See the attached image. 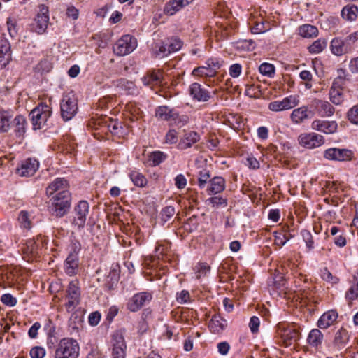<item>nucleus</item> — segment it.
<instances>
[{
    "label": "nucleus",
    "instance_id": "obj_1",
    "mask_svg": "<svg viewBox=\"0 0 358 358\" xmlns=\"http://www.w3.org/2000/svg\"><path fill=\"white\" fill-rule=\"evenodd\" d=\"M80 345L73 338H62L58 343L55 352V358H78Z\"/></svg>",
    "mask_w": 358,
    "mask_h": 358
},
{
    "label": "nucleus",
    "instance_id": "obj_2",
    "mask_svg": "<svg viewBox=\"0 0 358 358\" xmlns=\"http://www.w3.org/2000/svg\"><path fill=\"white\" fill-rule=\"evenodd\" d=\"M78 101L72 93L63 94L60 101L61 117L64 121L71 120L78 112Z\"/></svg>",
    "mask_w": 358,
    "mask_h": 358
},
{
    "label": "nucleus",
    "instance_id": "obj_3",
    "mask_svg": "<svg viewBox=\"0 0 358 358\" xmlns=\"http://www.w3.org/2000/svg\"><path fill=\"white\" fill-rule=\"evenodd\" d=\"M51 115L52 109L45 103H41L34 108L29 114L34 129L42 128Z\"/></svg>",
    "mask_w": 358,
    "mask_h": 358
},
{
    "label": "nucleus",
    "instance_id": "obj_4",
    "mask_svg": "<svg viewBox=\"0 0 358 358\" xmlns=\"http://www.w3.org/2000/svg\"><path fill=\"white\" fill-rule=\"evenodd\" d=\"M53 214L62 217L67 213L71 206V194L69 192H58L52 198Z\"/></svg>",
    "mask_w": 358,
    "mask_h": 358
},
{
    "label": "nucleus",
    "instance_id": "obj_5",
    "mask_svg": "<svg viewBox=\"0 0 358 358\" xmlns=\"http://www.w3.org/2000/svg\"><path fill=\"white\" fill-rule=\"evenodd\" d=\"M136 47V39L129 34H126L116 41L113 49L116 55L124 56L132 52Z\"/></svg>",
    "mask_w": 358,
    "mask_h": 358
},
{
    "label": "nucleus",
    "instance_id": "obj_6",
    "mask_svg": "<svg viewBox=\"0 0 358 358\" xmlns=\"http://www.w3.org/2000/svg\"><path fill=\"white\" fill-rule=\"evenodd\" d=\"M65 299L66 302L64 306L66 310L69 313L73 311L80 300V290L78 280H75L69 282L66 291Z\"/></svg>",
    "mask_w": 358,
    "mask_h": 358
},
{
    "label": "nucleus",
    "instance_id": "obj_7",
    "mask_svg": "<svg viewBox=\"0 0 358 358\" xmlns=\"http://www.w3.org/2000/svg\"><path fill=\"white\" fill-rule=\"evenodd\" d=\"M127 343L124 335L120 331H115L110 340V357L126 358Z\"/></svg>",
    "mask_w": 358,
    "mask_h": 358
},
{
    "label": "nucleus",
    "instance_id": "obj_8",
    "mask_svg": "<svg viewBox=\"0 0 358 358\" xmlns=\"http://www.w3.org/2000/svg\"><path fill=\"white\" fill-rule=\"evenodd\" d=\"M324 157L328 160L339 162H351L355 159V153L352 150L341 148H330L324 150Z\"/></svg>",
    "mask_w": 358,
    "mask_h": 358
},
{
    "label": "nucleus",
    "instance_id": "obj_9",
    "mask_svg": "<svg viewBox=\"0 0 358 358\" xmlns=\"http://www.w3.org/2000/svg\"><path fill=\"white\" fill-rule=\"evenodd\" d=\"M49 22V9L44 4L38 6V10L33 23L31 30L38 34L45 32Z\"/></svg>",
    "mask_w": 358,
    "mask_h": 358
},
{
    "label": "nucleus",
    "instance_id": "obj_10",
    "mask_svg": "<svg viewBox=\"0 0 358 358\" xmlns=\"http://www.w3.org/2000/svg\"><path fill=\"white\" fill-rule=\"evenodd\" d=\"M152 299L151 293L142 292L135 294L127 302V308L131 312H137L150 303Z\"/></svg>",
    "mask_w": 358,
    "mask_h": 358
},
{
    "label": "nucleus",
    "instance_id": "obj_11",
    "mask_svg": "<svg viewBox=\"0 0 358 358\" xmlns=\"http://www.w3.org/2000/svg\"><path fill=\"white\" fill-rule=\"evenodd\" d=\"M90 205L87 201H80L73 210V224L78 228L85 227L87 216L89 213Z\"/></svg>",
    "mask_w": 358,
    "mask_h": 358
},
{
    "label": "nucleus",
    "instance_id": "obj_12",
    "mask_svg": "<svg viewBox=\"0 0 358 358\" xmlns=\"http://www.w3.org/2000/svg\"><path fill=\"white\" fill-rule=\"evenodd\" d=\"M299 143L308 149H313L324 143L323 136L316 133L302 134L298 138Z\"/></svg>",
    "mask_w": 358,
    "mask_h": 358
},
{
    "label": "nucleus",
    "instance_id": "obj_13",
    "mask_svg": "<svg viewBox=\"0 0 358 358\" xmlns=\"http://www.w3.org/2000/svg\"><path fill=\"white\" fill-rule=\"evenodd\" d=\"M299 103V97L297 96L291 95L285 97L282 100L274 101L269 103L268 109L274 112L287 110L294 108Z\"/></svg>",
    "mask_w": 358,
    "mask_h": 358
},
{
    "label": "nucleus",
    "instance_id": "obj_14",
    "mask_svg": "<svg viewBox=\"0 0 358 358\" xmlns=\"http://www.w3.org/2000/svg\"><path fill=\"white\" fill-rule=\"evenodd\" d=\"M80 248L75 245L73 252H71L64 262V270L67 275L70 276L75 275L79 268V258L78 252Z\"/></svg>",
    "mask_w": 358,
    "mask_h": 358
},
{
    "label": "nucleus",
    "instance_id": "obj_15",
    "mask_svg": "<svg viewBox=\"0 0 358 358\" xmlns=\"http://www.w3.org/2000/svg\"><path fill=\"white\" fill-rule=\"evenodd\" d=\"M329 48L331 52L335 56H342L351 51V46L348 45L344 38L340 36L332 38Z\"/></svg>",
    "mask_w": 358,
    "mask_h": 358
},
{
    "label": "nucleus",
    "instance_id": "obj_16",
    "mask_svg": "<svg viewBox=\"0 0 358 358\" xmlns=\"http://www.w3.org/2000/svg\"><path fill=\"white\" fill-rule=\"evenodd\" d=\"M39 167L38 162L35 159L29 158L22 162L17 169V173L22 177L32 176Z\"/></svg>",
    "mask_w": 358,
    "mask_h": 358
},
{
    "label": "nucleus",
    "instance_id": "obj_17",
    "mask_svg": "<svg viewBox=\"0 0 358 358\" xmlns=\"http://www.w3.org/2000/svg\"><path fill=\"white\" fill-rule=\"evenodd\" d=\"M312 106L322 117H331L335 112V108L327 101L314 99L312 101Z\"/></svg>",
    "mask_w": 358,
    "mask_h": 358
},
{
    "label": "nucleus",
    "instance_id": "obj_18",
    "mask_svg": "<svg viewBox=\"0 0 358 358\" xmlns=\"http://www.w3.org/2000/svg\"><path fill=\"white\" fill-rule=\"evenodd\" d=\"M311 128L317 131L323 132L327 134H331L336 131L338 129V124L336 121L317 119L312 122Z\"/></svg>",
    "mask_w": 358,
    "mask_h": 358
},
{
    "label": "nucleus",
    "instance_id": "obj_19",
    "mask_svg": "<svg viewBox=\"0 0 358 358\" xmlns=\"http://www.w3.org/2000/svg\"><path fill=\"white\" fill-rule=\"evenodd\" d=\"M278 334L287 346L290 345L292 342H295L299 338V333L297 330L282 327L280 324H278Z\"/></svg>",
    "mask_w": 358,
    "mask_h": 358
},
{
    "label": "nucleus",
    "instance_id": "obj_20",
    "mask_svg": "<svg viewBox=\"0 0 358 358\" xmlns=\"http://www.w3.org/2000/svg\"><path fill=\"white\" fill-rule=\"evenodd\" d=\"M189 93L193 99L200 102L208 101L210 98V92L198 83H194L190 85Z\"/></svg>",
    "mask_w": 358,
    "mask_h": 358
},
{
    "label": "nucleus",
    "instance_id": "obj_21",
    "mask_svg": "<svg viewBox=\"0 0 358 358\" xmlns=\"http://www.w3.org/2000/svg\"><path fill=\"white\" fill-rule=\"evenodd\" d=\"M163 72L159 69H153L147 72L141 78L144 85L153 87L163 83Z\"/></svg>",
    "mask_w": 358,
    "mask_h": 358
},
{
    "label": "nucleus",
    "instance_id": "obj_22",
    "mask_svg": "<svg viewBox=\"0 0 358 358\" xmlns=\"http://www.w3.org/2000/svg\"><path fill=\"white\" fill-rule=\"evenodd\" d=\"M117 90L124 94L136 95L138 94V90L133 81L126 78H120L114 83Z\"/></svg>",
    "mask_w": 358,
    "mask_h": 358
},
{
    "label": "nucleus",
    "instance_id": "obj_23",
    "mask_svg": "<svg viewBox=\"0 0 358 358\" xmlns=\"http://www.w3.org/2000/svg\"><path fill=\"white\" fill-rule=\"evenodd\" d=\"M11 59L10 45L6 38L0 37V69L5 68Z\"/></svg>",
    "mask_w": 358,
    "mask_h": 358
},
{
    "label": "nucleus",
    "instance_id": "obj_24",
    "mask_svg": "<svg viewBox=\"0 0 358 358\" xmlns=\"http://www.w3.org/2000/svg\"><path fill=\"white\" fill-rule=\"evenodd\" d=\"M194 0H169L164 7V13L173 15L182 8L192 3Z\"/></svg>",
    "mask_w": 358,
    "mask_h": 358
},
{
    "label": "nucleus",
    "instance_id": "obj_25",
    "mask_svg": "<svg viewBox=\"0 0 358 358\" xmlns=\"http://www.w3.org/2000/svg\"><path fill=\"white\" fill-rule=\"evenodd\" d=\"M338 316V313L334 310H330L324 313L317 322V327L322 329H328L334 324Z\"/></svg>",
    "mask_w": 358,
    "mask_h": 358
},
{
    "label": "nucleus",
    "instance_id": "obj_26",
    "mask_svg": "<svg viewBox=\"0 0 358 358\" xmlns=\"http://www.w3.org/2000/svg\"><path fill=\"white\" fill-rule=\"evenodd\" d=\"M21 13V10L15 8L10 17L7 19V29L12 38H14L17 34V22L20 20Z\"/></svg>",
    "mask_w": 358,
    "mask_h": 358
},
{
    "label": "nucleus",
    "instance_id": "obj_27",
    "mask_svg": "<svg viewBox=\"0 0 358 358\" xmlns=\"http://www.w3.org/2000/svg\"><path fill=\"white\" fill-rule=\"evenodd\" d=\"M199 140L200 136L197 132L194 131H185L182 138L179 142L178 148L180 150H186L191 148Z\"/></svg>",
    "mask_w": 358,
    "mask_h": 358
},
{
    "label": "nucleus",
    "instance_id": "obj_28",
    "mask_svg": "<svg viewBox=\"0 0 358 358\" xmlns=\"http://www.w3.org/2000/svg\"><path fill=\"white\" fill-rule=\"evenodd\" d=\"M69 185L66 180L62 178H57L46 188V194L50 196L56 192H69Z\"/></svg>",
    "mask_w": 358,
    "mask_h": 358
},
{
    "label": "nucleus",
    "instance_id": "obj_29",
    "mask_svg": "<svg viewBox=\"0 0 358 358\" xmlns=\"http://www.w3.org/2000/svg\"><path fill=\"white\" fill-rule=\"evenodd\" d=\"M155 116L161 120H165L173 123V120L178 118V113L166 106H159L156 109Z\"/></svg>",
    "mask_w": 358,
    "mask_h": 358
},
{
    "label": "nucleus",
    "instance_id": "obj_30",
    "mask_svg": "<svg viewBox=\"0 0 358 358\" xmlns=\"http://www.w3.org/2000/svg\"><path fill=\"white\" fill-rule=\"evenodd\" d=\"M313 115V113L308 110L307 106H301L292 110L290 118L293 123L300 124Z\"/></svg>",
    "mask_w": 358,
    "mask_h": 358
},
{
    "label": "nucleus",
    "instance_id": "obj_31",
    "mask_svg": "<svg viewBox=\"0 0 358 358\" xmlns=\"http://www.w3.org/2000/svg\"><path fill=\"white\" fill-rule=\"evenodd\" d=\"M210 187L207 189L208 194H216L222 192L226 186L224 178L215 176L209 180Z\"/></svg>",
    "mask_w": 358,
    "mask_h": 358
},
{
    "label": "nucleus",
    "instance_id": "obj_32",
    "mask_svg": "<svg viewBox=\"0 0 358 358\" xmlns=\"http://www.w3.org/2000/svg\"><path fill=\"white\" fill-rule=\"evenodd\" d=\"M348 341L349 334L348 331L345 328L341 327L335 333L333 345L336 349L341 350L346 345Z\"/></svg>",
    "mask_w": 358,
    "mask_h": 358
},
{
    "label": "nucleus",
    "instance_id": "obj_33",
    "mask_svg": "<svg viewBox=\"0 0 358 358\" xmlns=\"http://www.w3.org/2000/svg\"><path fill=\"white\" fill-rule=\"evenodd\" d=\"M324 335L319 329H313L307 337V343L311 347L317 349L322 344Z\"/></svg>",
    "mask_w": 358,
    "mask_h": 358
},
{
    "label": "nucleus",
    "instance_id": "obj_34",
    "mask_svg": "<svg viewBox=\"0 0 358 358\" xmlns=\"http://www.w3.org/2000/svg\"><path fill=\"white\" fill-rule=\"evenodd\" d=\"M227 327V321L220 315H213L210 319L208 327L211 332L219 334L222 332Z\"/></svg>",
    "mask_w": 358,
    "mask_h": 358
},
{
    "label": "nucleus",
    "instance_id": "obj_35",
    "mask_svg": "<svg viewBox=\"0 0 358 358\" xmlns=\"http://www.w3.org/2000/svg\"><path fill=\"white\" fill-rule=\"evenodd\" d=\"M341 16L345 21H355L358 16V7L352 4L346 5L341 10Z\"/></svg>",
    "mask_w": 358,
    "mask_h": 358
},
{
    "label": "nucleus",
    "instance_id": "obj_36",
    "mask_svg": "<svg viewBox=\"0 0 358 358\" xmlns=\"http://www.w3.org/2000/svg\"><path fill=\"white\" fill-rule=\"evenodd\" d=\"M329 99L336 106L341 104L344 101L343 87L331 85L329 90Z\"/></svg>",
    "mask_w": 358,
    "mask_h": 358
},
{
    "label": "nucleus",
    "instance_id": "obj_37",
    "mask_svg": "<svg viewBox=\"0 0 358 358\" xmlns=\"http://www.w3.org/2000/svg\"><path fill=\"white\" fill-rule=\"evenodd\" d=\"M319 33L318 29L311 24H303L299 28V34L303 38H315Z\"/></svg>",
    "mask_w": 358,
    "mask_h": 358
},
{
    "label": "nucleus",
    "instance_id": "obj_38",
    "mask_svg": "<svg viewBox=\"0 0 358 358\" xmlns=\"http://www.w3.org/2000/svg\"><path fill=\"white\" fill-rule=\"evenodd\" d=\"M346 299L350 303L358 298V272L353 278V285L345 293Z\"/></svg>",
    "mask_w": 358,
    "mask_h": 358
},
{
    "label": "nucleus",
    "instance_id": "obj_39",
    "mask_svg": "<svg viewBox=\"0 0 358 358\" xmlns=\"http://www.w3.org/2000/svg\"><path fill=\"white\" fill-rule=\"evenodd\" d=\"M38 244L34 239H29L26 242L22 250L24 255L34 257L38 253Z\"/></svg>",
    "mask_w": 358,
    "mask_h": 358
},
{
    "label": "nucleus",
    "instance_id": "obj_40",
    "mask_svg": "<svg viewBox=\"0 0 358 358\" xmlns=\"http://www.w3.org/2000/svg\"><path fill=\"white\" fill-rule=\"evenodd\" d=\"M327 45V40L325 38H319L315 41L308 47V52L310 54H319L322 52Z\"/></svg>",
    "mask_w": 358,
    "mask_h": 358
},
{
    "label": "nucleus",
    "instance_id": "obj_41",
    "mask_svg": "<svg viewBox=\"0 0 358 358\" xmlns=\"http://www.w3.org/2000/svg\"><path fill=\"white\" fill-rule=\"evenodd\" d=\"M129 177L133 183L139 187H144L148 183V180L144 175L137 171H131Z\"/></svg>",
    "mask_w": 358,
    "mask_h": 358
},
{
    "label": "nucleus",
    "instance_id": "obj_42",
    "mask_svg": "<svg viewBox=\"0 0 358 358\" xmlns=\"http://www.w3.org/2000/svg\"><path fill=\"white\" fill-rule=\"evenodd\" d=\"M348 74L345 69L342 68L337 69L336 77L334 78L332 85L343 87L348 80Z\"/></svg>",
    "mask_w": 358,
    "mask_h": 358
},
{
    "label": "nucleus",
    "instance_id": "obj_43",
    "mask_svg": "<svg viewBox=\"0 0 358 358\" xmlns=\"http://www.w3.org/2000/svg\"><path fill=\"white\" fill-rule=\"evenodd\" d=\"M15 131L17 135L21 136L25 133L27 121L24 116L17 115L14 119Z\"/></svg>",
    "mask_w": 358,
    "mask_h": 358
},
{
    "label": "nucleus",
    "instance_id": "obj_44",
    "mask_svg": "<svg viewBox=\"0 0 358 358\" xmlns=\"http://www.w3.org/2000/svg\"><path fill=\"white\" fill-rule=\"evenodd\" d=\"M18 222L22 228L30 229L31 228V220L30 215L27 211H21L18 215Z\"/></svg>",
    "mask_w": 358,
    "mask_h": 358
},
{
    "label": "nucleus",
    "instance_id": "obj_45",
    "mask_svg": "<svg viewBox=\"0 0 358 358\" xmlns=\"http://www.w3.org/2000/svg\"><path fill=\"white\" fill-rule=\"evenodd\" d=\"M210 178V171L206 169L201 170L198 175V186L200 189L206 187L208 182H209Z\"/></svg>",
    "mask_w": 358,
    "mask_h": 358
},
{
    "label": "nucleus",
    "instance_id": "obj_46",
    "mask_svg": "<svg viewBox=\"0 0 358 358\" xmlns=\"http://www.w3.org/2000/svg\"><path fill=\"white\" fill-rule=\"evenodd\" d=\"M10 116L6 111H0V131L6 132L10 129Z\"/></svg>",
    "mask_w": 358,
    "mask_h": 358
},
{
    "label": "nucleus",
    "instance_id": "obj_47",
    "mask_svg": "<svg viewBox=\"0 0 358 358\" xmlns=\"http://www.w3.org/2000/svg\"><path fill=\"white\" fill-rule=\"evenodd\" d=\"M126 110L131 115V120H136L142 117V112L135 103H129L126 105Z\"/></svg>",
    "mask_w": 358,
    "mask_h": 358
},
{
    "label": "nucleus",
    "instance_id": "obj_48",
    "mask_svg": "<svg viewBox=\"0 0 358 358\" xmlns=\"http://www.w3.org/2000/svg\"><path fill=\"white\" fill-rule=\"evenodd\" d=\"M167 158V155L162 151H155L150 154V160L152 166H157Z\"/></svg>",
    "mask_w": 358,
    "mask_h": 358
},
{
    "label": "nucleus",
    "instance_id": "obj_49",
    "mask_svg": "<svg viewBox=\"0 0 358 358\" xmlns=\"http://www.w3.org/2000/svg\"><path fill=\"white\" fill-rule=\"evenodd\" d=\"M207 201L214 208H224L228 204L227 199L222 196H213L209 198Z\"/></svg>",
    "mask_w": 358,
    "mask_h": 358
},
{
    "label": "nucleus",
    "instance_id": "obj_50",
    "mask_svg": "<svg viewBox=\"0 0 358 358\" xmlns=\"http://www.w3.org/2000/svg\"><path fill=\"white\" fill-rule=\"evenodd\" d=\"M346 117L351 124L358 125V103L348 110Z\"/></svg>",
    "mask_w": 358,
    "mask_h": 358
},
{
    "label": "nucleus",
    "instance_id": "obj_51",
    "mask_svg": "<svg viewBox=\"0 0 358 358\" xmlns=\"http://www.w3.org/2000/svg\"><path fill=\"white\" fill-rule=\"evenodd\" d=\"M192 75L197 76H213L215 71L207 66H199L192 71Z\"/></svg>",
    "mask_w": 358,
    "mask_h": 358
},
{
    "label": "nucleus",
    "instance_id": "obj_52",
    "mask_svg": "<svg viewBox=\"0 0 358 358\" xmlns=\"http://www.w3.org/2000/svg\"><path fill=\"white\" fill-rule=\"evenodd\" d=\"M259 71L264 76L272 77L275 73V67L271 64L264 62L259 66Z\"/></svg>",
    "mask_w": 358,
    "mask_h": 358
},
{
    "label": "nucleus",
    "instance_id": "obj_53",
    "mask_svg": "<svg viewBox=\"0 0 358 358\" xmlns=\"http://www.w3.org/2000/svg\"><path fill=\"white\" fill-rule=\"evenodd\" d=\"M210 269V266L206 263L198 264L195 267L196 278L200 279L206 276L209 273Z\"/></svg>",
    "mask_w": 358,
    "mask_h": 358
},
{
    "label": "nucleus",
    "instance_id": "obj_54",
    "mask_svg": "<svg viewBox=\"0 0 358 358\" xmlns=\"http://www.w3.org/2000/svg\"><path fill=\"white\" fill-rule=\"evenodd\" d=\"M175 208L171 206L164 208L161 212V219L166 222L171 218L175 214Z\"/></svg>",
    "mask_w": 358,
    "mask_h": 358
},
{
    "label": "nucleus",
    "instance_id": "obj_55",
    "mask_svg": "<svg viewBox=\"0 0 358 358\" xmlns=\"http://www.w3.org/2000/svg\"><path fill=\"white\" fill-rule=\"evenodd\" d=\"M252 32L254 34H259L265 32L268 29V23H265L262 20H257L255 25L252 27Z\"/></svg>",
    "mask_w": 358,
    "mask_h": 358
},
{
    "label": "nucleus",
    "instance_id": "obj_56",
    "mask_svg": "<svg viewBox=\"0 0 358 358\" xmlns=\"http://www.w3.org/2000/svg\"><path fill=\"white\" fill-rule=\"evenodd\" d=\"M273 234L275 237L274 243L279 247L283 246L289 239V237L287 234L282 232L275 231Z\"/></svg>",
    "mask_w": 358,
    "mask_h": 358
},
{
    "label": "nucleus",
    "instance_id": "obj_57",
    "mask_svg": "<svg viewBox=\"0 0 358 358\" xmlns=\"http://www.w3.org/2000/svg\"><path fill=\"white\" fill-rule=\"evenodd\" d=\"M1 275L3 280H6L8 284L13 283L15 280V276L13 268H6L2 269Z\"/></svg>",
    "mask_w": 358,
    "mask_h": 358
},
{
    "label": "nucleus",
    "instance_id": "obj_58",
    "mask_svg": "<svg viewBox=\"0 0 358 358\" xmlns=\"http://www.w3.org/2000/svg\"><path fill=\"white\" fill-rule=\"evenodd\" d=\"M301 236L306 243V247L309 250H312L314 248V241L311 233L308 230H303L301 231Z\"/></svg>",
    "mask_w": 358,
    "mask_h": 358
},
{
    "label": "nucleus",
    "instance_id": "obj_59",
    "mask_svg": "<svg viewBox=\"0 0 358 358\" xmlns=\"http://www.w3.org/2000/svg\"><path fill=\"white\" fill-rule=\"evenodd\" d=\"M321 277L324 280L333 284L337 283L339 280L338 278L336 276L333 275L327 268L322 270Z\"/></svg>",
    "mask_w": 358,
    "mask_h": 358
},
{
    "label": "nucleus",
    "instance_id": "obj_60",
    "mask_svg": "<svg viewBox=\"0 0 358 358\" xmlns=\"http://www.w3.org/2000/svg\"><path fill=\"white\" fill-rule=\"evenodd\" d=\"M182 46V42L180 39L178 38H173L170 40V42L168 45V48H169V52H174L180 50Z\"/></svg>",
    "mask_w": 358,
    "mask_h": 358
},
{
    "label": "nucleus",
    "instance_id": "obj_61",
    "mask_svg": "<svg viewBox=\"0 0 358 358\" xmlns=\"http://www.w3.org/2000/svg\"><path fill=\"white\" fill-rule=\"evenodd\" d=\"M45 355V350L43 348L36 346L30 350L31 358H43Z\"/></svg>",
    "mask_w": 358,
    "mask_h": 358
},
{
    "label": "nucleus",
    "instance_id": "obj_62",
    "mask_svg": "<svg viewBox=\"0 0 358 358\" xmlns=\"http://www.w3.org/2000/svg\"><path fill=\"white\" fill-rule=\"evenodd\" d=\"M178 141V133L175 129H170L166 134L165 143L174 144Z\"/></svg>",
    "mask_w": 358,
    "mask_h": 358
},
{
    "label": "nucleus",
    "instance_id": "obj_63",
    "mask_svg": "<svg viewBox=\"0 0 358 358\" xmlns=\"http://www.w3.org/2000/svg\"><path fill=\"white\" fill-rule=\"evenodd\" d=\"M1 301L4 305L9 306H14L17 303V299L10 294H3Z\"/></svg>",
    "mask_w": 358,
    "mask_h": 358
},
{
    "label": "nucleus",
    "instance_id": "obj_64",
    "mask_svg": "<svg viewBox=\"0 0 358 358\" xmlns=\"http://www.w3.org/2000/svg\"><path fill=\"white\" fill-rule=\"evenodd\" d=\"M174 181L175 185L178 189H184L187 185V179L182 174L177 175L174 179Z\"/></svg>",
    "mask_w": 358,
    "mask_h": 358
}]
</instances>
